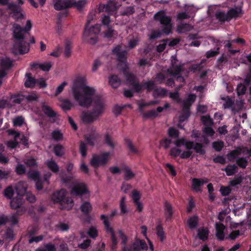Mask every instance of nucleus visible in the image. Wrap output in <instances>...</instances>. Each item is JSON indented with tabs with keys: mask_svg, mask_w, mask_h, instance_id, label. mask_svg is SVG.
Returning a JSON list of instances; mask_svg holds the SVG:
<instances>
[{
	"mask_svg": "<svg viewBox=\"0 0 251 251\" xmlns=\"http://www.w3.org/2000/svg\"><path fill=\"white\" fill-rule=\"evenodd\" d=\"M72 90L75 100L80 106L88 108L92 104V111L98 118L104 112L105 104L103 100L99 96L92 98L95 93V89L86 86L84 77H77Z\"/></svg>",
	"mask_w": 251,
	"mask_h": 251,
	"instance_id": "nucleus-1",
	"label": "nucleus"
},
{
	"mask_svg": "<svg viewBox=\"0 0 251 251\" xmlns=\"http://www.w3.org/2000/svg\"><path fill=\"white\" fill-rule=\"evenodd\" d=\"M26 33L20 25L13 24V34L16 41L13 45L12 51L15 54H24L29 51V43L25 41V34Z\"/></svg>",
	"mask_w": 251,
	"mask_h": 251,
	"instance_id": "nucleus-2",
	"label": "nucleus"
},
{
	"mask_svg": "<svg viewBox=\"0 0 251 251\" xmlns=\"http://www.w3.org/2000/svg\"><path fill=\"white\" fill-rule=\"evenodd\" d=\"M120 237L122 240V251H141V250H148V245L144 240L137 239L135 242L130 245L127 246L126 244L128 238L122 230L118 231Z\"/></svg>",
	"mask_w": 251,
	"mask_h": 251,
	"instance_id": "nucleus-3",
	"label": "nucleus"
},
{
	"mask_svg": "<svg viewBox=\"0 0 251 251\" xmlns=\"http://www.w3.org/2000/svg\"><path fill=\"white\" fill-rule=\"evenodd\" d=\"M90 23V21L88 20L85 26L83 37L84 41L94 45L98 41V35L100 32V27L99 25L96 24L89 28Z\"/></svg>",
	"mask_w": 251,
	"mask_h": 251,
	"instance_id": "nucleus-4",
	"label": "nucleus"
},
{
	"mask_svg": "<svg viewBox=\"0 0 251 251\" xmlns=\"http://www.w3.org/2000/svg\"><path fill=\"white\" fill-rule=\"evenodd\" d=\"M155 21L159 22L162 27V32L166 34L171 32L172 29V18L167 16L164 10H160L153 16Z\"/></svg>",
	"mask_w": 251,
	"mask_h": 251,
	"instance_id": "nucleus-5",
	"label": "nucleus"
},
{
	"mask_svg": "<svg viewBox=\"0 0 251 251\" xmlns=\"http://www.w3.org/2000/svg\"><path fill=\"white\" fill-rule=\"evenodd\" d=\"M110 158V152L109 151L103 152L100 154L94 153L92 155L90 164L93 168L97 169L100 166L106 165Z\"/></svg>",
	"mask_w": 251,
	"mask_h": 251,
	"instance_id": "nucleus-6",
	"label": "nucleus"
},
{
	"mask_svg": "<svg viewBox=\"0 0 251 251\" xmlns=\"http://www.w3.org/2000/svg\"><path fill=\"white\" fill-rule=\"evenodd\" d=\"M196 98V96L195 94H190L188 98L183 101L182 111L179 117V122H183L189 117L190 108L195 101Z\"/></svg>",
	"mask_w": 251,
	"mask_h": 251,
	"instance_id": "nucleus-7",
	"label": "nucleus"
},
{
	"mask_svg": "<svg viewBox=\"0 0 251 251\" xmlns=\"http://www.w3.org/2000/svg\"><path fill=\"white\" fill-rule=\"evenodd\" d=\"M71 194L73 196L79 197L81 201L84 199H88L90 197V191L86 184L80 182L75 184L71 190Z\"/></svg>",
	"mask_w": 251,
	"mask_h": 251,
	"instance_id": "nucleus-8",
	"label": "nucleus"
},
{
	"mask_svg": "<svg viewBox=\"0 0 251 251\" xmlns=\"http://www.w3.org/2000/svg\"><path fill=\"white\" fill-rule=\"evenodd\" d=\"M8 10H10V16L16 22L25 19V16L23 13V8L14 2H11L8 5Z\"/></svg>",
	"mask_w": 251,
	"mask_h": 251,
	"instance_id": "nucleus-9",
	"label": "nucleus"
},
{
	"mask_svg": "<svg viewBox=\"0 0 251 251\" xmlns=\"http://www.w3.org/2000/svg\"><path fill=\"white\" fill-rule=\"evenodd\" d=\"M243 1H242L238 5L235 6L234 7L229 8L227 11L228 16L230 21L232 19H237L241 17L244 14L243 10Z\"/></svg>",
	"mask_w": 251,
	"mask_h": 251,
	"instance_id": "nucleus-10",
	"label": "nucleus"
},
{
	"mask_svg": "<svg viewBox=\"0 0 251 251\" xmlns=\"http://www.w3.org/2000/svg\"><path fill=\"white\" fill-rule=\"evenodd\" d=\"M208 181L209 179L207 178L204 179L194 178L192 179V189L196 192H201L202 191L201 187Z\"/></svg>",
	"mask_w": 251,
	"mask_h": 251,
	"instance_id": "nucleus-11",
	"label": "nucleus"
},
{
	"mask_svg": "<svg viewBox=\"0 0 251 251\" xmlns=\"http://www.w3.org/2000/svg\"><path fill=\"white\" fill-rule=\"evenodd\" d=\"M66 196V191L64 189H61L53 193L51 196L52 200L56 203H59L62 208H65L63 206V201Z\"/></svg>",
	"mask_w": 251,
	"mask_h": 251,
	"instance_id": "nucleus-12",
	"label": "nucleus"
},
{
	"mask_svg": "<svg viewBox=\"0 0 251 251\" xmlns=\"http://www.w3.org/2000/svg\"><path fill=\"white\" fill-rule=\"evenodd\" d=\"M53 7L57 11L71 8V0H53Z\"/></svg>",
	"mask_w": 251,
	"mask_h": 251,
	"instance_id": "nucleus-13",
	"label": "nucleus"
},
{
	"mask_svg": "<svg viewBox=\"0 0 251 251\" xmlns=\"http://www.w3.org/2000/svg\"><path fill=\"white\" fill-rule=\"evenodd\" d=\"M164 216L166 222H172L174 214V209L172 204L165 201L164 203Z\"/></svg>",
	"mask_w": 251,
	"mask_h": 251,
	"instance_id": "nucleus-14",
	"label": "nucleus"
},
{
	"mask_svg": "<svg viewBox=\"0 0 251 251\" xmlns=\"http://www.w3.org/2000/svg\"><path fill=\"white\" fill-rule=\"evenodd\" d=\"M183 64H179L172 67H170L168 70V73L174 76H177V79L180 78L184 81L183 77L180 75L183 70Z\"/></svg>",
	"mask_w": 251,
	"mask_h": 251,
	"instance_id": "nucleus-15",
	"label": "nucleus"
},
{
	"mask_svg": "<svg viewBox=\"0 0 251 251\" xmlns=\"http://www.w3.org/2000/svg\"><path fill=\"white\" fill-rule=\"evenodd\" d=\"M81 118L83 122L85 124L92 123L98 118L92 111L82 112Z\"/></svg>",
	"mask_w": 251,
	"mask_h": 251,
	"instance_id": "nucleus-16",
	"label": "nucleus"
},
{
	"mask_svg": "<svg viewBox=\"0 0 251 251\" xmlns=\"http://www.w3.org/2000/svg\"><path fill=\"white\" fill-rule=\"evenodd\" d=\"M116 9L115 2L109 0L106 4H100L98 8L99 12H106L108 13L114 12Z\"/></svg>",
	"mask_w": 251,
	"mask_h": 251,
	"instance_id": "nucleus-17",
	"label": "nucleus"
},
{
	"mask_svg": "<svg viewBox=\"0 0 251 251\" xmlns=\"http://www.w3.org/2000/svg\"><path fill=\"white\" fill-rule=\"evenodd\" d=\"M226 226L223 224L217 222L216 223V236L220 241H223L225 239L224 230Z\"/></svg>",
	"mask_w": 251,
	"mask_h": 251,
	"instance_id": "nucleus-18",
	"label": "nucleus"
},
{
	"mask_svg": "<svg viewBox=\"0 0 251 251\" xmlns=\"http://www.w3.org/2000/svg\"><path fill=\"white\" fill-rule=\"evenodd\" d=\"M126 51H123L116 55L117 60L118 61V66L120 69L122 70V68H128L126 64Z\"/></svg>",
	"mask_w": 251,
	"mask_h": 251,
	"instance_id": "nucleus-19",
	"label": "nucleus"
},
{
	"mask_svg": "<svg viewBox=\"0 0 251 251\" xmlns=\"http://www.w3.org/2000/svg\"><path fill=\"white\" fill-rule=\"evenodd\" d=\"M128 68L126 69L122 68V71H123L125 76L126 78V81L128 84L131 86L134 84L135 82L137 81L136 77L135 75L133 74L130 73L128 71Z\"/></svg>",
	"mask_w": 251,
	"mask_h": 251,
	"instance_id": "nucleus-20",
	"label": "nucleus"
},
{
	"mask_svg": "<svg viewBox=\"0 0 251 251\" xmlns=\"http://www.w3.org/2000/svg\"><path fill=\"white\" fill-rule=\"evenodd\" d=\"M18 195H21L22 197H25V199L30 203H33L36 201L35 196L30 192L26 191V188L24 187L22 192L17 191Z\"/></svg>",
	"mask_w": 251,
	"mask_h": 251,
	"instance_id": "nucleus-21",
	"label": "nucleus"
},
{
	"mask_svg": "<svg viewBox=\"0 0 251 251\" xmlns=\"http://www.w3.org/2000/svg\"><path fill=\"white\" fill-rule=\"evenodd\" d=\"M121 82V78L117 75H112L109 77V84L114 89L118 88Z\"/></svg>",
	"mask_w": 251,
	"mask_h": 251,
	"instance_id": "nucleus-22",
	"label": "nucleus"
},
{
	"mask_svg": "<svg viewBox=\"0 0 251 251\" xmlns=\"http://www.w3.org/2000/svg\"><path fill=\"white\" fill-rule=\"evenodd\" d=\"M92 205L88 201H83L80 206L81 212L85 215L88 216L92 210Z\"/></svg>",
	"mask_w": 251,
	"mask_h": 251,
	"instance_id": "nucleus-23",
	"label": "nucleus"
},
{
	"mask_svg": "<svg viewBox=\"0 0 251 251\" xmlns=\"http://www.w3.org/2000/svg\"><path fill=\"white\" fill-rule=\"evenodd\" d=\"M13 65V62L8 57H2L0 59V66L5 70H9Z\"/></svg>",
	"mask_w": 251,
	"mask_h": 251,
	"instance_id": "nucleus-24",
	"label": "nucleus"
},
{
	"mask_svg": "<svg viewBox=\"0 0 251 251\" xmlns=\"http://www.w3.org/2000/svg\"><path fill=\"white\" fill-rule=\"evenodd\" d=\"M26 79L25 82V86L26 88H34L36 84L37 79L32 76V75L30 73L25 74Z\"/></svg>",
	"mask_w": 251,
	"mask_h": 251,
	"instance_id": "nucleus-25",
	"label": "nucleus"
},
{
	"mask_svg": "<svg viewBox=\"0 0 251 251\" xmlns=\"http://www.w3.org/2000/svg\"><path fill=\"white\" fill-rule=\"evenodd\" d=\"M209 234V231L206 228L201 227L198 230V237L202 241H205L208 240Z\"/></svg>",
	"mask_w": 251,
	"mask_h": 251,
	"instance_id": "nucleus-26",
	"label": "nucleus"
},
{
	"mask_svg": "<svg viewBox=\"0 0 251 251\" xmlns=\"http://www.w3.org/2000/svg\"><path fill=\"white\" fill-rule=\"evenodd\" d=\"M215 16L216 19L221 23H224L226 22H229V19L227 12L220 11L216 13Z\"/></svg>",
	"mask_w": 251,
	"mask_h": 251,
	"instance_id": "nucleus-27",
	"label": "nucleus"
},
{
	"mask_svg": "<svg viewBox=\"0 0 251 251\" xmlns=\"http://www.w3.org/2000/svg\"><path fill=\"white\" fill-rule=\"evenodd\" d=\"M100 218L103 220V223L105 229L107 232H109L111 235L115 234L113 228L110 226V223L108 221V218L105 215H101Z\"/></svg>",
	"mask_w": 251,
	"mask_h": 251,
	"instance_id": "nucleus-28",
	"label": "nucleus"
},
{
	"mask_svg": "<svg viewBox=\"0 0 251 251\" xmlns=\"http://www.w3.org/2000/svg\"><path fill=\"white\" fill-rule=\"evenodd\" d=\"M23 204V198L21 195H18L16 198L11 199L10 201V206L11 208L16 209Z\"/></svg>",
	"mask_w": 251,
	"mask_h": 251,
	"instance_id": "nucleus-29",
	"label": "nucleus"
},
{
	"mask_svg": "<svg viewBox=\"0 0 251 251\" xmlns=\"http://www.w3.org/2000/svg\"><path fill=\"white\" fill-rule=\"evenodd\" d=\"M42 110L49 118H54L56 116V113L47 105L43 104L42 106Z\"/></svg>",
	"mask_w": 251,
	"mask_h": 251,
	"instance_id": "nucleus-30",
	"label": "nucleus"
},
{
	"mask_svg": "<svg viewBox=\"0 0 251 251\" xmlns=\"http://www.w3.org/2000/svg\"><path fill=\"white\" fill-rule=\"evenodd\" d=\"M222 170L226 173L227 176H231L237 172L238 168L234 164H229L226 168L222 169Z\"/></svg>",
	"mask_w": 251,
	"mask_h": 251,
	"instance_id": "nucleus-31",
	"label": "nucleus"
},
{
	"mask_svg": "<svg viewBox=\"0 0 251 251\" xmlns=\"http://www.w3.org/2000/svg\"><path fill=\"white\" fill-rule=\"evenodd\" d=\"M48 168L53 173H57L59 172V167L55 161L51 159L46 161Z\"/></svg>",
	"mask_w": 251,
	"mask_h": 251,
	"instance_id": "nucleus-32",
	"label": "nucleus"
},
{
	"mask_svg": "<svg viewBox=\"0 0 251 251\" xmlns=\"http://www.w3.org/2000/svg\"><path fill=\"white\" fill-rule=\"evenodd\" d=\"M199 223V217L197 215H194L190 217L187 220V224L190 229H194L197 227Z\"/></svg>",
	"mask_w": 251,
	"mask_h": 251,
	"instance_id": "nucleus-33",
	"label": "nucleus"
},
{
	"mask_svg": "<svg viewBox=\"0 0 251 251\" xmlns=\"http://www.w3.org/2000/svg\"><path fill=\"white\" fill-rule=\"evenodd\" d=\"M156 233L160 241L163 242L166 236L163 226L160 223L156 227Z\"/></svg>",
	"mask_w": 251,
	"mask_h": 251,
	"instance_id": "nucleus-34",
	"label": "nucleus"
},
{
	"mask_svg": "<svg viewBox=\"0 0 251 251\" xmlns=\"http://www.w3.org/2000/svg\"><path fill=\"white\" fill-rule=\"evenodd\" d=\"M125 144L129 150L130 152L132 153L137 154L138 153V150L132 144L131 141L128 138L125 139Z\"/></svg>",
	"mask_w": 251,
	"mask_h": 251,
	"instance_id": "nucleus-35",
	"label": "nucleus"
},
{
	"mask_svg": "<svg viewBox=\"0 0 251 251\" xmlns=\"http://www.w3.org/2000/svg\"><path fill=\"white\" fill-rule=\"evenodd\" d=\"M71 8L75 6L79 10H81L86 4L85 0H80L78 1L75 0H71Z\"/></svg>",
	"mask_w": 251,
	"mask_h": 251,
	"instance_id": "nucleus-36",
	"label": "nucleus"
},
{
	"mask_svg": "<svg viewBox=\"0 0 251 251\" xmlns=\"http://www.w3.org/2000/svg\"><path fill=\"white\" fill-rule=\"evenodd\" d=\"M13 102L16 104H20L25 100V95L20 94H15L11 95Z\"/></svg>",
	"mask_w": 251,
	"mask_h": 251,
	"instance_id": "nucleus-37",
	"label": "nucleus"
},
{
	"mask_svg": "<svg viewBox=\"0 0 251 251\" xmlns=\"http://www.w3.org/2000/svg\"><path fill=\"white\" fill-rule=\"evenodd\" d=\"M167 90L164 88H158L155 89L153 93V96L154 97H165L167 95Z\"/></svg>",
	"mask_w": 251,
	"mask_h": 251,
	"instance_id": "nucleus-38",
	"label": "nucleus"
},
{
	"mask_svg": "<svg viewBox=\"0 0 251 251\" xmlns=\"http://www.w3.org/2000/svg\"><path fill=\"white\" fill-rule=\"evenodd\" d=\"M14 194V190L12 185L7 186L3 191V195L8 199H11Z\"/></svg>",
	"mask_w": 251,
	"mask_h": 251,
	"instance_id": "nucleus-39",
	"label": "nucleus"
},
{
	"mask_svg": "<svg viewBox=\"0 0 251 251\" xmlns=\"http://www.w3.org/2000/svg\"><path fill=\"white\" fill-rule=\"evenodd\" d=\"M53 152L57 156H62L64 154V147L60 144L56 145L53 148Z\"/></svg>",
	"mask_w": 251,
	"mask_h": 251,
	"instance_id": "nucleus-40",
	"label": "nucleus"
},
{
	"mask_svg": "<svg viewBox=\"0 0 251 251\" xmlns=\"http://www.w3.org/2000/svg\"><path fill=\"white\" fill-rule=\"evenodd\" d=\"M124 179L126 180H129L132 179L135 176V174L131 171V170L126 167L124 168Z\"/></svg>",
	"mask_w": 251,
	"mask_h": 251,
	"instance_id": "nucleus-41",
	"label": "nucleus"
},
{
	"mask_svg": "<svg viewBox=\"0 0 251 251\" xmlns=\"http://www.w3.org/2000/svg\"><path fill=\"white\" fill-rule=\"evenodd\" d=\"M73 106V104L70 100L68 99H64L62 100L61 107L63 110H70Z\"/></svg>",
	"mask_w": 251,
	"mask_h": 251,
	"instance_id": "nucleus-42",
	"label": "nucleus"
},
{
	"mask_svg": "<svg viewBox=\"0 0 251 251\" xmlns=\"http://www.w3.org/2000/svg\"><path fill=\"white\" fill-rule=\"evenodd\" d=\"M27 176L29 178L31 179L34 181L41 178L40 172L35 170L29 171L27 173Z\"/></svg>",
	"mask_w": 251,
	"mask_h": 251,
	"instance_id": "nucleus-43",
	"label": "nucleus"
},
{
	"mask_svg": "<svg viewBox=\"0 0 251 251\" xmlns=\"http://www.w3.org/2000/svg\"><path fill=\"white\" fill-rule=\"evenodd\" d=\"M169 136L172 138L177 139L179 135V131L174 127H170L168 130Z\"/></svg>",
	"mask_w": 251,
	"mask_h": 251,
	"instance_id": "nucleus-44",
	"label": "nucleus"
},
{
	"mask_svg": "<svg viewBox=\"0 0 251 251\" xmlns=\"http://www.w3.org/2000/svg\"><path fill=\"white\" fill-rule=\"evenodd\" d=\"M141 113L142 114L143 117L145 119L154 118L158 116L157 112L153 109L151 110L146 112H145L143 111V112Z\"/></svg>",
	"mask_w": 251,
	"mask_h": 251,
	"instance_id": "nucleus-45",
	"label": "nucleus"
},
{
	"mask_svg": "<svg viewBox=\"0 0 251 251\" xmlns=\"http://www.w3.org/2000/svg\"><path fill=\"white\" fill-rule=\"evenodd\" d=\"M182 151L178 147H173L170 149L169 154L173 158L180 156Z\"/></svg>",
	"mask_w": 251,
	"mask_h": 251,
	"instance_id": "nucleus-46",
	"label": "nucleus"
},
{
	"mask_svg": "<svg viewBox=\"0 0 251 251\" xmlns=\"http://www.w3.org/2000/svg\"><path fill=\"white\" fill-rule=\"evenodd\" d=\"M159 103V101L158 100H151L148 102L146 103H139L138 106H139V110L140 112H143V109L144 107L150 106V105H154L158 104Z\"/></svg>",
	"mask_w": 251,
	"mask_h": 251,
	"instance_id": "nucleus-47",
	"label": "nucleus"
},
{
	"mask_svg": "<svg viewBox=\"0 0 251 251\" xmlns=\"http://www.w3.org/2000/svg\"><path fill=\"white\" fill-rule=\"evenodd\" d=\"M224 147V142L221 140L214 141L212 143V147L216 151H220Z\"/></svg>",
	"mask_w": 251,
	"mask_h": 251,
	"instance_id": "nucleus-48",
	"label": "nucleus"
},
{
	"mask_svg": "<svg viewBox=\"0 0 251 251\" xmlns=\"http://www.w3.org/2000/svg\"><path fill=\"white\" fill-rule=\"evenodd\" d=\"M72 43L70 41H66L64 50V55L66 57H69L71 54Z\"/></svg>",
	"mask_w": 251,
	"mask_h": 251,
	"instance_id": "nucleus-49",
	"label": "nucleus"
},
{
	"mask_svg": "<svg viewBox=\"0 0 251 251\" xmlns=\"http://www.w3.org/2000/svg\"><path fill=\"white\" fill-rule=\"evenodd\" d=\"M104 143L112 149H114L115 147L114 143L108 134H106L105 135Z\"/></svg>",
	"mask_w": 251,
	"mask_h": 251,
	"instance_id": "nucleus-50",
	"label": "nucleus"
},
{
	"mask_svg": "<svg viewBox=\"0 0 251 251\" xmlns=\"http://www.w3.org/2000/svg\"><path fill=\"white\" fill-rule=\"evenodd\" d=\"M79 151L82 157H86L87 152V145L85 143L82 141L80 142Z\"/></svg>",
	"mask_w": 251,
	"mask_h": 251,
	"instance_id": "nucleus-51",
	"label": "nucleus"
},
{
	"mask_svg": "<svg viewBox=\"0 0 251 251\" xmlns=\"http://www.w3.org/2000/svg\"><path fill=\"white\" fill-rule=\"evenodd\" d=\"M172 143V140L168 138H164L160 141V145L166 150L170 148Z\"/></svg>",
	"mask_w": 251,
	"mask_h": 251,
	"instance_id": "nucleus-52",
	"label": "nucleus"
},
{
	"mask_svg": "<svg viewBox=\"0 0 251 251\" xmlns=\"http://www.w3.org/2000/svg\"><path fill=\"white\" fill-rule=\"evenodd\" d=\"M15 172L18 175H23L25 173V167L23 164L18 163L15 169Z\"/></svg>",
	"mask_w": 251,
	"mask_h": 251,
	"instance_id": "nucleus-53",
	"label": "nucleus"
},
{
	"mask_svg": "<svg viewBox=\"0 0 251 251\" xmlns=\"http://www.w3.org/2000/svg\"><path fill=\"white\" fill-rule=\"evenodd\" d=\"M193 149L195 150L197 153H200L201 155H204L205 153V151L203 149L202 145L201 143H195Z\"/></svg>",
	"mask_w": 251,
	"mask_h": 251,
	"instance_id": "nucleus-54",
	"label": "nucleus"
},
{
	"mask_svg": "<svg viewBox=\"0 0 251 251\" xmlns=\"http://www.w3.org/2000/svg\"><path fill=\"white\" fill-rule=\"evenodd\" d=\"M88 235L93 239H95L98 235V232L97 228L92 226H91L87 232Z\"/></svg>",
	"mask_w": 251,
	"mask_h": 251,
	"instance_id": "nucleus-55",
	"label": "nucleus"
},
{
	"mask_svg": "<svg viewBox=\"0 0 251 251\" xmlns=\"http://www.w3.org/2000/svg\"><path fill=\"white\" fill-rule=\"evenodd\" d=\"M84 138L89 145L92 147L94 146L96 141V137L94 135L90 134L89 135H85Z\"/></svg>",
	"mask_w": 251,
	"mask_h": 251,
	"instance_id": "nucleus-56",
	"label": "nucleus"
},
{
	"mask_svg": "<svg viewBox=\"0 0 251 251\" xmlns=\"http://www.w3.org/2000/svg\"><path fill=\"white\" fill-rule=\"evenodd\" d=\"M25 99L28 102H32L37 101L38 99V97L36 93H32L27 96H25Z\"/></svg>",
	"mask_w": 251,
	"mask_h": 251,
	"instance_id": "nucleus-57",
	"label": "nucleus"
},
{
	"mask_svg": "<svg viewBox=\"0 0 251 251\" xmlns=\"http://www.w3.org/2000/svg\"><path fill=\"white\" fill-rule=\"evenodd\" d=\"M236 164L240 167L245 169L248 165V161L245 158L240 157L236 160Z\"/></svg>",
	"mask_w": 251,
	"mask_h": 251,
	"instance_id": "nucleus-58",
	"label": "nucleus"
},
{
	"mask_svg": "<svg viewBox=\"0 0 251 251\" xmlns=\"http://www.w3.org/2000/svg\"><path fill=\"white\" fill-rule=\"evenodd\" d=\"M51 134L53 139L55 141H60L63 139V134L59 130H54L52 131Z\"/></svg>",
	"mask_w": 251,
	"mask_h": 251,
	"instance_id": "nucleus-59",
	"label": "nucleus"
},
{
	"mask_svg": "<svg viewBox=\"0 0 251 251\" xmlns=\"http://www.w3.org/2000/svg\"><path fill=\"white\" fill-rule=\"evenodd\" d=\"M220 47H218L216 50H210L206 52L205 56L207 58L214 57L219 54Z\"/></svg>",
	"mask_w": 251,
	"mask_h": 251,
	"instance_id": "nucleus-60",
	"label": "nucleus"
},
{
	"mask_svg": "<svg viewBox=\"0 0 251 251\" xmlns=\"http://www.w3.org/2000/svg\"><path fill=\"white\" fill-rule=\"evenodd\" d=\"M234 101L232 99L228 96L225 99V102L223 104L224 108H231L233 107Z\"/></svg>",
	"mask_w": 251,
	"mask_h": 251,
	"instance_id": "nucleus-61",
	"label": "nucleus"
},
{
	"mask_svg": "<svg viewBox=\"0 0 251 251\" xmlns=\"http://www.w3.org/2000/svg\"><path fill=\"white\" fill-rule=\"evenodd\" d=\"M134 12V7L133 6H129L126 7L124 11L122 12V15L123 16H129L133 14Z\"/></svg>",
	"mask_w": 251,
	"mask_h": 251,
	"instance_id": "nucleus-62",
	"label": "nucleus"
},
{
	"mask_svg": "<svg viewBox=\"0 0 251 251\" xmlns=\"http://www.w3.org/2000/svg\"><path fill=\"white\" fill-rule=\"evenodd\" d=\"M52 65V64L51 62L41 63L39 64V68L43 71L48 72L50 69Z\"/></svg>",
	"mask_w": 251,
	"mask_h": 251,
	"instance_id": "nucleus-63",
	"label": "nucleus"
},
{
	"mask_svg": "<svg viewBox=\"0 0 251 251\" xmlns=\"http://www.w3.org/2000/svg\"><path fill=\"white\" fill-rule=\"evenodd\" d=\"M201 120L205 125L211 126L213 124L212 119L209 116H203L201 117Z\"/></svg>",
	"mask_w": 251,
	"mask_h": 251,
	"instance_id": "nucleus-64",
	"label": "nucleus"
}]
</instances>
